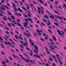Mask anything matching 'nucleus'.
Wrapping results in <instances>:
<instances>
[{
    "mask_svg": "<svg viewBox=\"0 0 66 66\" xmlns=\"http://www.w3.org/2000/svg\"><path fill=\"white\" fill-rule=\"evenodd\" d=\"M8 14L9 15H12V14L11 13V12H8Z\"/></svg>",
    "mask_w": 66,
    "mask_h": 66,
    "instance_id": "obj_35",
    "label": "nucleus"
},
{
    "mask_svg": "<svg viewBox=\"0 0 66 66\" xmlns=\"http://www.w3.org/2000/svg\"><path fill=\"white\" fill-rule=\"evenodd\" d=\"M5 33L6 34H9V32L7 31H5Z\"/></svg>",
    "mask_w": 66,
    "mask_h": 66,
    "instance_id": "obj_54",
    "label": "nucleus"
},
{
    "mask_svg": "<svg viewBox=\"0 0 66 66\" xmlns=\"http://www.w3.org/2000/svg\"><path fill=\"white\" fill-rule=\"evenodd\" d=\"M10 24H12V26H13V27H15V25H14V24H13V23H10Z\"/></svg>",
    "mask_w": 66,
    "mask_h": 66,
    "instance_id": "obj_44",
    "label": "nucleus"
},
{
    "mask_svg": "<svg viewBox=\"0 0 66 66\" xmlns=\"http://www.w3.org/2000/svg\"><path fill=\"white\" fill-rule=\"evenodd\" d=\"M18 37L19 38H20V39H22V40H23V39L22 38H21V37H20V36H19Z\"/></svg>",
    "mask_w": 66,
    "mask_h": 66,
    "instance_id": "obj_37",
    "label": "nucleus"
},
{
    "mask_svg": "<svg viewBox=\"0 0 66 66\" xmlns=\"http://www.w3.org/2000/svg\"><path fill=\"white\" fill-rule=\"evenodd\" d=\"M28 19L29 21H30L31 23H33V21H32V19H31L30 18H28Z\"/></svg>",
    "mask_w": 66,
    "mask_h": 66,
    "instance_id": "obj_27",
    "label": "nucleus"
},
{
    "mask_svg": "<svg viewBox=\"0 0 66 66\" xmlns=\"http://www.w3.org/2000/svg\"><path fill=\"white\" fill-rule=\"evenodd\" d=\"M44 17L45 18H47V19H49V18H48V16H47V15H45L44 16Z\"/></svg>",
    "mask_w": 66,
    "mask_h": 66,
    "instance_id": "obj_34",
    "label": "nucleus"
},
{
    "mask_svg": "<svg viewBox=\"0 0 66 66\" xmlns=\"http://www.w3.org/2000/svg\"><path fill=\"white\" fill-rule=\"evenodd\" d=\"M26 49L27 50H28V51H30L31 52V53H33V52L31 50H30V49H29V48L28 47H26Z\"/></svg>",
    "mask_w": 66,
    "mask_h": 66,
    "instance_id": "obj_24",
    "label": "nucleus"
},
{
    "mask_svg": "<svg viewBox=\"0 0 66 66\" xmlns=\"http://www.w3.org/2000/svg\"><path fill=\"white\" fill-rule=\"evenodd\" d=\"M13 56H14V57L15 59L18 58V57L17 56L15 55L14 54H13Z\"/></svg>",
    "mask_w": 66,
    "mask_h": 66,
    "instance_id": "obj_30",
    "label": "nucleus"
},
{
    "mask_svg": "<svg viewBox=\"0 0 66 66\" xmlns=\"http://www.w3.org/2000/svg\"><path fill=\"white\" fill-rule=\"evenodd\" d=\"M10 33H11V34H12V35H14V33H13L12 32H11V31H10Z\"/></svg>",
    "mask_w": 66,
    "mask_h": 66,
    "instance_id": "obj_49",
    "label": "nucleus"
},
{
    "mask_svg": "<svg viewBox=\"0 0 66 66\" xmlns=\"http://www.w3.org/2000/svg\"><path fill=\"white\" fill-rule=\"evenodd\" d=\"M54 12V13H56V14H59V12H57L56 11H55Z\"/></svg>",
    "mask_w": 66,
    "mask_h": 66,
    "instance_id": "obj_51",
    "label": "nucleus"
},
{
    "mask_svg": "<svg viewBox=\"0 0 66 66\" xmlns=\"http://www.w3.org/2000/svg\"><path fill=\"white\" fill-rule=\"evenodd\" d=\"M30 55L31 56H32L33 55V54L32 53H30Z\"/></svg>",
    "mask_w": 66,
    "mask_h": 66,
    "instance_id": "obj_63",
    "label": "nucleus"
},
{
    "mask_svg": "<svg viewBox=\"0 0 66 66\" xmlns=\"http://www.w3.org/2000/svg\"><path fill=\"white\" fill-rule=\"evenodd\" d=\"M23 16H24V17L27 18L28 17V16L26 15H24V14H23Z\"/></svg>",
    "mask_w": 66,
    "mask_h": 66,
    "instance_id": "obj_47",
    "label": "nucleus"
},
{
    "mask_svg": "<svg viewBox=\"0 0 66 66\" xmlns=\"http://www.w3.org/2000/svg\"><path fill=\"white\" fill-rule=\"evenodd\" d=\"M17 21L18 22H20V20L19 19H17Z\"/></svg>",
    "mask_w": 66,
    "mask_h": 66,
    "instance_id": "obj_59",
    "label": "nucleus"
},
{
    "mask_svg": "<svg viewBox=\"0 0 66 66\" xmlns=\"http://www.w3.org/2000/svg\"><path fill=\"white\" fill-rule=\"evenodd\" d=\"M17 24L18 26H20V27H22V26L20 24H19V23H18Z\"/></svg>",
    "mask_w": 66,
    "mask_h": 66,
    "instance_id": "obj_42",
    "label": "nucleus"
},
{
    "mask_svg": "<svg viewBox=\"0 0 66 66\" xmlns=\"http://www.w3.org/2000/svg\"><path fill=\"white\" fill-rule=\"evenodd\" d=\"M2 63L3 65H4V64H5V61H3L2 62Z\"/></svg>",
    "mask_w": 66,
    "mask_h": 66,
    "instance_id": "obj_43",
    "label": "nucleus"
},
{
    "mask_svg": "<svg viewBox=\"0 0 66 66\" xmlns=\"http://www.w3.org/2000/svg\"><path fill=\"white\" fill-rule=\"evenodd\" d=\"M24 26L26 28H28V27H27V26L28 25V23L27 22H25L23 24Z\"/></svg>",
    "mask_w": 66,
    "mask_h": 66,
    "instance_id": "obj_10",
    "label": "nucleus"
},
{
    "mask_svg": "<svg viewBox=\"0 0 66 66\" xmlns=\"http://www.w3.org/2000/svg\"><path fill=\"white\" fill-rule=\"evenodd\" d=\"M57 32L58 33L59 35H63V34L61 33V31H60L59 30H57Z\"/></svg>",
    "mask_w": 66,
    "mask_h": 66,
    "instance_id": "obj_14",
    "label": "nucleus"
},
{
    "mask_svg": "<svg viewBox=\"0 0 66 66\" xmlns=\"http://www.w3.org/2000/svg\"><path fill=\"white\" fill-rule=\"evenodd\" d=\"M51 46L52 47H54L55 48H57V49H58V48H57V47H56L55 46H53L52 45H51Z\"/></svg>",
    "mask_w": 66,
    "mask_h": 66,
    "instance_id": "obj_45",
    "label": "nucleus"
},
{
    "mask_svg": "<svg viewBox=\"0 0 66 66\" xmlns=\"http://www.w3.org/2000/svg\"><path fill=\"white\" fill-rule=\"evenodd\" d=\"M52 65L53 66H56L55 64H54V63H53Z\"/></svg>",
    "mask_w": 66,
    "mask_h": 66,
    "instance_id": "obj_64",
    "label": "nucleus"
},
{
    "mask_svg": "<svg viewBox=\"0 0 66 66\" xmlns=\"http://www.w3.org/2000/svg\"><path fill=\"white\" fill-rule=\"evenodd\" d=\"M25 5H26V6H27L26 7L27 9L28 10H29V7H30V6L29 5H27L26 3H25Z\"/></svg>",
    "mask_w": 66,
    "mask_h": 66,
    "instance_id": "obj_17",
    "label": "nucleus"
},
{
    "mask_svg": "<svg viewBox=\"0 0 66 66\" xmlns=\"http://www.w3.org/2000/svg\"><path fill=\"white\" fill-rule=\"evenodd\" d=\"M5 37H6L7 38H8V39H9V40L10 41H11V42H12V44H14V45H15V43L14 42H13L12 40L10 39H9V37H7V36H6V35H5Z\"/></svg>",
    "mask_w": 66,
    "mask_h": 66,
    "instance_id": "obj_7",
    "label": "nucleus"
},
{
    "mask_svg": "<svg viewBox=\"0 0 66 66\" xmlns=\"http://www.w3.org/2000/svg\"><path fill=\"white\" fill-rule=\"evenodd\" d=\"M17 9L19 11H20V12H22L23 11L21 9H20L19 8H18Z\"/></svg>",
    "mask_w": 66,
    "mask_h": 66,
    "instance_id": "obj_25",
    "label": "nucleus"
},
{
    "mask_svg": "<svg viewBox=\"0 0 66 66\" xmlns=\"http://www.w3.org/2000/svg\"><path fill=\"white\" fill-rule=\"evenodd\" d=\"M33 34H34V36H35L36 37V36H36V34H35V33H34Z\"/></svg>",
    "mask_w": 66,
    "mask_h": 66,
    "instance_id": "obj_60",
    "label": "nucleus"
},
{
    "mask_svg": "<svg viewBox=\"0 0 66 66\" xmlns=\"http://www.w3.org/2000/svg\"><path fill=\"white\" fill-rule=\"evenodd\" d=\"M54 20L55 21H56L57 22H58V21H57V19H55Z\"/></svg>",
    "mask_w": 66,
    "mask_h": 66,
    "instance_id": "obj_56",
    "label": "nucleus"
},
{
    "mask_svg": "<svg viewBox=\"0 0 66 66\" xmlns=\"http://www.w3.org/2000/svg\"><path fill=\"white\" fill-rule=\"evenodd\" d=\"M50 15H51V16H49V17H50V18H52V19H53V18H54V17L53 16V15L51 14H50Z\"/></svg>",
    "mask_w": 66,
    "mask_h": 66,
    "instance_id": "obj_22",
    "label": "nucleus"
},
{
    "mask_svg": "<svg viewBox=\"0 0 66 66\" xmlns=\"http://www.w3.org/2000/svg\"><path fill=\"white\" fill-rule=\"evenodd\" d=\"M34 47L35 48V50H36V51L35 50H34V52H35L36 53H37V54H38V52H37V51H38V47H37L36 45H35L34 46Z\"/></svg>",
    "mask_w": 66,
    "mask_h": 66,
    "instance_id": "obj_1",
    "label": "nucleus"
},
{
    "mask_svg": "<svg viewBox=\"0 0 66 66\" xmlns=\"http://www.w3.org/2000/svg\"><path fill=\"white\" fill-rule=\"evenodd\" d=\"M50 7L51 9H52V10H53V7H52V5H50Z\"/></svg>",
    "mask_w": 66,
    "mask_h": 66,
    "instance_id": "obj_57",
    "label": "nucleus"
},
{
    "mask_svg": "<svg viewBox=\"0 0 66 66\" xmlns=\"http://www.w3.org/2000/svg\"><path fill=\"white\" fill-rule=\"evenodd\" d=\"M22 45L24 46H26V47H27V46H28V44L26 42H25V43H23Z\"/></svg>",
    "mask_w": 66,
    "mask_h": 66,
    "instance_id": "obj_15",
    "label": "nucleus"
},
{
    "mask_svg": "<svg viewBox=\"0 0 66 66\" xmlns=\"http://www.w3.org/2000/svg\"><path fill=\"white\" fill-rule=\"evenodd\" d=\"M30 62H31L32 63H33V64H34V63H35V60H32V61L33 62V61H32V60H31V59H30Z\"/></svg>",
    "mask_w": 66,
    "mask_h": 66,
    "instance_id": "obj_28",
    "label": "nucleus"
},
{
    "mask_svg": "<svg viewBox=\"0 0 66 66\" xmlns=\"http://www.w3.org/2000/svg\"><path fill=\"white\" fill-rule=\"evenodd\" d=\"M22 9H23V10H24L25 11H27V9H26L24 7H22Z\"/></svg>",
    "mask_w": 66,
    "mask_h": 66,
    "instance_id": "obj_39",
    "label": "nucleus"
},
{
    "mask_svg": "<svg viewBox=\"0 0 66 66\" xmlns=\"http://www.w3.org/2000/svg\"><path fill=\"white\" fill-rule=\"evenodd\" d=\"M39 1L40 3H42V4H44V2H42V0H39Z\"/></svg>",
    "mask_w": 66,
    "mask_h": 66,
    "instance_id": "obj_29",
    "label": "nucleus"
},
{
    "mask_svg": "<svg viewBox=\"0 0 66 66\" xmlns=\"http://www.w3.org/2000/svg\"><path fill=\"white\" fill-rule=\"evenodd\" d=\"M0 26H1V27H4V26L2 24H1Z\"/></svg>",
    "mask_w": 66,
    "mask_h": 66,
    "instance_id": "obj_62",
    "label": "nucleus"
},
{
    "mask_svg": "<svg viewBox=\"0 0 66 66\" xmlns=\"http://www.w3.org/2000/svg\"><path fill=\"white\" fill-rule=\"evenodd\" d=\"M43 21L45 22H47V21L45 19H43Z\"/></svg>",
    "mask_w": 66,
    "mask_h": 66,
    "instance_id": "obj_53",
    "label": "nucleus"
},
{
    "mask_svg": "<svg viewBox=\"0 0 66 66\" xmlns=\"http://www.w3.org/2000/svg\"><path fill=\"white\" fill-rule=\"evenodd\" d=\"M56 56L57 57V60H58V61H59L61 62L60 59L59 58V56H60V55H59L58 54H57L56 55Z\"/></svg>",
    "mask_w": 66,
    "mask_h": 66,
    "instance_id": "obj_16",
    "label": "nucleus"
},
{
    "mask_svg": "<svg viewBox=\"0 0 66 66\" xmlns=\"http://www.w3.org/2000/svg\"><path fill=\"white\" fill-rule=\"evenodd\" d=\"M48 23H47V26H50V25H51V22L49 20L48 21Z\"/></svg>",
    "mask_w": 66,
    "mask_h": 66,
    "instance_id": "obj_20",
    "label": "nucleus"
},
{
    "mask_svg": "<svg viewBox=\"0 0 66 66\" xmlns=\"http://www.w3.org/2000/svg\"><path fill=\"white\" fill-rule=\"evenodd\" d=\"M29 42L31 43V45L32 46H34V43L33 42H32V40L31 39H29Z\"/></svg>",
    "mask_w": 66,
    "mask_h": 66,
    "instance_id": "obj_21",
    "label": "nucleus"
},
{
    "mask_svg": "<svg viewBox=\"0 0 66 66\" xmlns=\"http://www.w3.org/2000/svg\"><path fill=\"white\" fill-rule=\"evenodd\" d=\"M37 32H38V34L39 35V36H41V35H42V34L40 33V31H39V30L38 29H37Z\"/></svg>",
    "mask_w": 66,
    "mask_h": 66,
    "instance_id": "obj_18",
    "label": "nucleus"
},
{
    "mask_svg": "<svg viewBox=\"0 0 66 66\" xmlns=\"http://www.w3.org/2000/svg\"><path fill=\"white\" fill-rule=\"evenodd\" d=\"M50 55H51V56H53V57L54 58V60H55V62H57V64H58V61H57V60H56V59H55L56 58L55 56H53L51 54H50Z\"/></svg>",
    "mask_w": 66,
    "mask_h": 66,
    "instance_id": "obj_5",
    "label": "nucleus"
},
{
    "mask_svg": "<svg viewBox=\"0 0 66 66\" xmlns=\"http://www.w3.org/2000/svg\"><path fill=\"white\" fill-rule=\"evenodd\" d=\"M46 51L47 52V53H48V54H50V53L49 52V51H48V49L47 48H46Z\"/></svg>",
    "mask_w": 66,
    "mask_h": 66,
    "instance_id": "obj_23",
    "label": "nucleus"
},
{
    "mask_svg": "<svg viewBox=\"0 0 66 66\" xmlns=\"http://www.w3.org/2000/svg\"><path fill=\"white\" fill-rule=\"evenodd\" d=\"M4 17L2 18V19L4 21H6V20H7V19L5 16L4 15Z\"/></svg>",
    "mask_w": 66,
    "mask_h": 66,
    "instance_id": "obj_11",
    "label": "nucleus"
},
{
    "mask_svg": "<svg viewBox=\"0 0 66 66\" xmlns=\"http://www.w3.org/2000/svg\"><path fill=\"white\" fill-rule=\"evenodd\" d=\"M52 38H53V39H54V41H55V42L57 40L55 38L56 37L55 36H52Z\"/></svg>",
    "mask_w": 66,
    "mask_h": 66,
    "instance_id": "obj_19",
    "label": "nucleus"
},
{
    "mask_svg": "<svg viewBox=\"0 0 66 66\" xmlns=\"http://www.w3.org/2000/svg\"><path fill=\"white\" fill-rule=\"evenodd\" d=\"M24 35H26V36H27V37H28V38H29V36H31V37L32 36L30 35V34H26L25 32H24Z\"/></svg>",
    "mask_w": 66,
    "mask_h": 66,
    "instance_id": "obj_6",
    "label": "nucleus"
},
{
    "mask_svg": "<svg viewBox=\"0 0 66 66\" xmlns=\"http://www.w3.org/2000/svg\"><path fill=\"white\" fill-rule=\"evenodd\" d=\"M1 2L2 3H3V2H5V1H4V0L2 1H1Z\"/></svg>",
    "mask_w": 66,
    "mask_h": 66,
    "instance_id": "obj_58",
    "label": "nucleus"
},
{
    "mask_svg": "<svg viewBox=\"0 0 66 66\" xmlns=\"http://www.w3.org/2000/svg\"><path fill=\"white\" fill-rule=\"evenodd\" d=\"M0 9H1V10H5V9L4 8L2 7H0Z\"/></svg>",
    "mask_w": 66,
    "mask_h": 66,
    "instance_id": "obj_32",
    "label": "nucleus"
},
{
    "mask_svg": "<svg viewBox=\"0 0 66 66\" xmlns=\"http://www.w3.org/2000/svg\"><path fill=\"white\" fill-rule=\"evenodd\" d=\"M11 17L14 20L15 19V17H14V16L13 15L11 16Z\"/></svg>",
    "mask_w": 66,
    "mask_h": 66,
    "instance_id": "obj_41",
    "label": "nucleus"
},
{
    "mask_svg": "<svg viewBox=\"0 0 66 66\" xmlns=\"http://www.w3.org/2000/svg\"><path fill=\"white\" fill-rule=\"evenodd\" d=\"M43 36H46L45 37V39L47 40L48 39V37H48V36L46 34H45L44 33H43Z\"/></svg>",
    "mask_w": 66,
    "mask_h": 66,
    "instance_id": "obj_9",
    "label": "nucleus"
},
{
    "mask_svg": "<svg viewBox=\"0 0 66 66\" xmlns=\"http://www.w3.org/2000/svg\"><path fill=\"white\" fill-rule=\"evenodd\" d=\"M55 17L57 18H58L59 19H61V20H62L63 19H64V17L62 16L61 18H60V16H56V15H55Z\"/></svg>",
    "mask_w": 66,
    "mask_h": 66,
    "instance_id": "obj_8",
    "label": "nucleus"
},
{
    "mask_svg": "<svg viewBox=\"0 0 66 66\" xmlns=\"http://www.w3.org/2000/svg\"><path fill=\"white\" fill-rule=\"evenodd\" d=\"M25 20L26 22H28V20L27 19H25Z\"/></svg>",
    "mask_w": 66,
    "mask_h": 66,
    "instance_id": "obj_55",
    "label": "nucleus"
},
{
    "mask_svg": "<svg viewBox=\"0 0 66 66\" xmlns=\"http://www.w3.org/2000/svg\"><path fill=\"white\" fill-rule=\"evenodd\" d=\"M5 45H6L8 44L9 45H10V46H12V47H13V48H15V46L11 45V43L10 42H5Z\"/></svg>",
    "mask_w": 66,
    "mask_h": 66,
    "instance_id": "obj_2",
    "label": "nucleus"
},
{
    "mask_svg": "<svg viewBox=\"0 0 66 66\" xmlns=\"http://www.w3.org/2000/svg\"><path fill=\"white\" fill-rule=\"evenodd\" d=\"M15 37L16 38V39H18V36H17V35H14Z\"/></svg>",
    "mask_w": 66,
    "mask_h": 66,
    "instance_id": "obj_36",
    "label": "nucleus"
},
{
    "mask_svg": "<svg viewBox=\"0 0 66 66\" xmlns=\"http://www.w3.org/2000/svg\"><path fill=\"white\" fill-rule=\"evenodd\" d=\"M4 7H5L6 8V9H7L8 10H9V8L8 7L6 6V5H4Z\"/></svg>",
    "mask_w": 66,
    "mask_h": 66,
    "instance_id": "obj_38",
    "label": "nucleus"
},
{
    "mask_svg": "<svg viewBox=\"0 0 66 66\" xmlns=\"http://www.w3.org/2000/svg\"><path fill=\"white\" fill-rule=\"evenodd\" d=\"M54 24L56 25V26H58V27H59V28H60V26L59 25V24H57L56 23H54Z\"/></svg>",
    "mask_w": 66,
    "mask_h": 66,
    "instance_id": "obj_31",
    "label": "nucleus"
},
{
    "mask_svg": "<svg viewBox=\"0 0 66 66\" xmlns=\"http://www.w3.org/2000/svg\"><path fill=\"white\" fill-rule=\"evenodd\" d=\"M49 59L50 61H53V59L50 57V58Z\"/></svg>",
    "mask_w": 66,
    "mask_h": 66,
    "instance_id": "obj_33",
    "label": "nucleus"
},
{
    "mask_svg": "<svg viewBox=\"0 0 66 66\" xmlns=\"http://www.w3.org/2000/svg\"><path fill=\"white\" fill-rule=\"evenodd\" d=\"M59 9H61V10H62V7L61 6H59Z\"/></svg>",
    "mask_w": 66,
    "mask_h": 66,
    "instance_id": "obj_52",
    "label": "nucleus"
},
{
    "mask_svg": "<svg viewBox=\"0 0 66 66\" xmlns=\"http://www.w3.org/2000/svg\"><path fill=\"white\" fill-rule=\"evenodd\" d=\"M19 56H21V57L22 58V59H24V61H25L26 62H28V63H29V60H28L27 59H26L25 58L23 57H22V55H21L20 54H19Z\"/></svg>",
    "mask_w": 66,
    "mask_h": 66,
    "instance_id": "obj_3",
    "label": "nucleus"
},
{
    "mask_svg": "<svg viewBox=\"0 0 66 66\" xmlns=\"http://www.w3.org/2000/svg\"><path fill=\"white\" fill-rule=\"evenodd\" d=\"M15 14L16 15H17L18 16H22V15L21 14L19 13L18 14L17 13H15Z\"/></svg>",
    "mask_w": 66,
    "mask_h": 66,
    "instance_id": "obj_26",
    "label": "nucleus"
},
{
    "mask_svg": "<svg viewBox=\"0 0 66 66\" xmlns=\"http://www.w3.org/2000/svg\"><path fill=\"white\" fill-rule=\"evenodd\" d=\"M30 6H31V7H33V6H34V4H30Z\"/></svg>",
    "mask_w": 66,
    "mask_h": 66,
    "instance_id": "obj_50",
    "label": "nucleus"
},
{
    "mask_svg": "<svg viewBox=\"0 0 66 66\" xmlns=\"http://www.w3.org/2000/svg\"><path fill=\"white\" fill-rule=\"evenodd\" d=\"M8 20H9L10 21H12V22L14 23V24H17V23H16L15 22H14V21H12V20H11V19H10V18L9 17H8Z\"/></svg>",
    "mask_w": 66,
    "mask_h": 66,
    "instance_id": "obj_13",
    "label": "nucleus"
},
{
    "mask_svg": "<svg viewBox=\"0 0 66 66\" xmlns=\"http://www.w3.org/2000/svg\"><path fill=\"white\" fill-rule=\"evenodd\" d=\"M45 65L46 66H49V65L47 63H46Z\"/></svg>",
    "mask_w": 66,
    "mask_h": 66,
    "instance_id": "obj_61",
    "label": "nucleus"
},
{
    "mask_svg": "<svg viewBox=\"0 0 66 66\" xmlns=\"http://www.w3.org/2000/svg\"><path fill=\"white\" fill-rule=\"evenodd\" d=\"M34 56L35 57H38L39 59H40V57L39 56V55H36V54H34Z\"/></svg>",
    "mask_w": 66,
    "mask_h": 66,
    "instance_id": "obj_12",
    "label": "nucleus"
},
{
    "mask_svg": "<svg viewBox=\"0 0 66 66\" xmlns=\"http://www.w3.org/2000/svg\"><path fill=\"white\" fill-rule=\"evenodd\" d=\"M12 5L13 6V7H14V9L16 10V11H18L17 9L16 8V5L14 3H12Z\"/></svg>",
    "mask_w": 66,
    "mask_h": 66,
    "instance_id": "obj_4",
    "label": "nucleus"
},
{
    "mask_svg": "<svg viewBox=\"0 0 66 66\" xmlns=\"http://www.w3.org/2000/svg\"><path fill=\"white\" fill-rule=\"evenodd\" d=\"M1 47H2V48H4V47L3 46V44H2V43H1Z\"/></svg>",
    "mask_w": 66,
    "mask_h": 66,
    "instance_id": "obj_46",
    "label": "nucleus"
},
{
    "mask_svg": "<svg viewBox=\"0 0 66 66\" xmlns=\"http://www.w3.org/2000/svg\"><path fill=\"white\" fill-rule=\"evenodd\" d=\"M48 47H49V48H51V49H52V50H54V48L51 47L50 46H48Z\"/></svg>",
    "mask_w": 66,
    "mask_h": 66,
    "instance_id": "obj_48",
    "label": "nucleus"
},
{
    "mask_svg": "<svg viewBox=\"0 0 66 66\" xmlns=\"http://www.w3.org/2000/svg\"><path fill=\"white\" fill-rule=\"evenodd\" d=\"M48 32H49L50 33H52V31H51V30L48 29Z\"/></svg>",
    "mask_w": 66,
    "mask_h": 66,
    "instance_id": "obj_40",
    "label": "nucleus"
}]
</instances>
